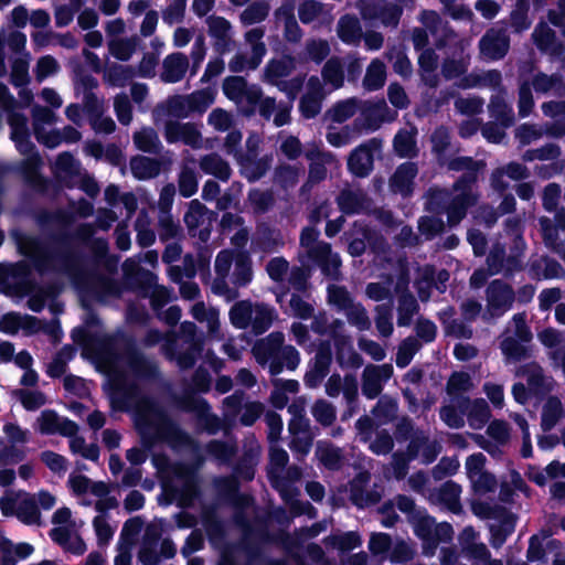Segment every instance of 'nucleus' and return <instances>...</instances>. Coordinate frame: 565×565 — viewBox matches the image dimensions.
Here are the masks:
<instances>
[{
	"mask_svg": "<svg viewBox=\"0 0 565 565\" xmlns=\"http://www.w3.org/2000/svg\"><path fill=\"white\" fill-rule=\"evenodd\" d=\"M337 204L344 214H362L371 210L372 200L361 188L349 186L341 190L337 196Z\"/></svg>",
	"mask_w": 565,
	"mask_h": 565,
	"instance_id": "nucleus-31",
	"label": "nucleus"
},
{
	"mask_svg": "<svg viewBox=\"0 0 565 565\" xmlns=\"http://www.w3.org/2000/svg\"><path fill=\"white\" fill-rule=\"evenodd\" d=\"M296 68V58L291 55H284L280 58L268 61L263 71V81L270 85H279L285 77L289 76Z\"/></svg>",
	"mask_w": 565,
	"mask_h": 565,
	"instance_id": "nucleus-41",
	"label": "nucleus"
},
{
	"mask_svg": "<svg viewBox=\"0 0 565 565\" xmlns=\"http://www.w3.org/2000/svg\"><path fill=\"white\" fill-rule=\"evenodd\" d=\"M129 168L138 180H150L159 175L161 162L158 159L137 154L130 159Z\"/></svg>",
	"mask_w": 565,
	"mask_h": 565,
	"instance_id": "nucleus-54",
	"label": "nucleus"
},
{
	"mask_svg": "<svg viewBox=\"0 0 565 565\" xmlns=\"http://www.w3.org/2000/svg\"><path fill=\"white\" fill-rule=\"evenodd\" d=\"M482 161L471 157L451 159L447 167L452 171L465 173L454 183L451 189L431 188L427 192L426 209L431 212L445 213L450 227L457 226L467 215L468 209L476 205L479 194L473 190L478 173L484 168Z\"/></svg>",
	"mask_w": 565,
	"mask_h": 565,
	"instance_id": "nucleus-2",
	"label": "nucleus"
},
{
	"mask_svg": "<svg viewBox=\"0 0 565 565\" xmlns=\"http://www.w3.org/2000/svg\"><path fill=\"white\" fill-rule=\"evenodd\" d=\"M83 172L81 162L70 152H62L57 156L54 164L56 178L67 186Z\"/></svg>",
	"mask_w": 565,
	"mask_h": 565,
	"instance_id": "nucleus-50",
	"label": "nucleus"
},
{
	"mask_svg": "<svg viewBox=\"0 0 565 565\" xmlns=\"http://www.w3.org/2000/svg\"><path fill=\"white\" fill-rule=\"evenodd\" d=\"M213 486L218 498L235 509H247L253 503L250 495L238 492V481L233 476L217 477L213 480Z\"/></svg>",
	"mask_w": 565,
	"mask_h": 565,
	"instance_id": "nucleus-32",
	"label": "nucleus"
},
{
	"mask_svg": "<svg viewBox=\"0 0 565 565\" xmlns=\"http://www.w3.org/2000/svg\"><path fill=\"white\" fill-rule=\"evenodd\" d=\"M417 173L418 168L415 162L402 163L390 179L391 190L404 196L409 195L413 192L414 179Z\"/></svg>",
	"mask_w": 565,
	"mask_h": 565,
	"instance_id": "nucleus-44",
	"label": "nucleus"
},
{
	"mask_svg": "<svg viewBox=\"0 0 565 565\" xmlns=\"http://www.w3.org/2000/svg\"><path fill=\"white\" fill-rule=\"evenodd\" d=\"M184 222L193 236L206 242L211 234L212 213L199 200H192L184 215Z\"/></svg>",
	"mask_w": 565,
	"mask_h": 565,
	"instance_id": "nucleus-27",
	"label": "nucleus"
},
{
	"mask_svg": "<svg viewBox=\"0 0 565 565\" xmlns=\"http://www.w3.org/2000/svg\"><path fill=\"white\" fill-rule=\"evenodd\" d=\"M135 147L150 154H159L163 149L158 132L152 127H142L132 135Z\"/></svg>",
	"mask_w": 565,
	"mask_h": 565,
	"instance_id": "nucleus-59",
	"label": "nucleus"
},
{
	"mask_svg": "<svg viewBox=\"0 0 565 565\" xmlns=\"http://www.w3.org/2000/svg\"><path fill=\"white\" fill-rule=\"evenodd\" d=\"M127 367L134 380L121 377L116 381L110 394L111 407L135 415L136 425L147 448L159 441L178 450L191 447V437L167 415L158 412L137 383L154 380L158 376L157 364L134 351L127 355Z\"/></svg>",
	"mask_w": 565,
	"mask_h": 565,
	"instance_id": "nucleus-1",
	"label": "nucleus"
},
{
	"mask_svg": "<svg viewBox=\"0 0 565 565\" xmlns=\"http://www.w3.org/2000/svg\"><path fill=\"white\" fill-rule=\"evenodd\" d=\"M164 139L168 143L183 142L192 149H201L203 147V137L195 124L179 122L169 120L164 125Z\"/></svg>",
	"mask_w": 565,
	"mask_h": 565,
	"instance_id": "nucleus-25",
	"label": "nucleus"
},
{
	"mask_svg": "<svg viewBox=\"0 0 565 565\" xmlns=\"http://www.w3.org/2000/svg\"><path fill=\"white\" fill-rule=\"evenodd\" d=\"M460 494L461 487L454 481H447L430 493V500L455 514H460L462 512Z\"/></svg>",
	"mask_w": 565,
	"mask_h": 565,
	"instance_id": "nucleus-37",
	"label": "nucleus"
},
{
	"mask_svg": "<svg viewBox=\"0 0 565 565\" xmlns=\"http://www.w3.org/2000/svg\"><path fill=\"white\" fill-rule=\"evenodd\" d=\"M509 249L510 252L507 254L505 246L501 243H495L492 246L487 257L490 275L504 274L509 276L522 269L525 250L524 239L518 237L515 244H511Z\"/></svg>",
	"mask_w": 565,
	"mask_h": 565,
	"instance_id": "nucleus-11",
	"label": "nucleus"
},
{
	"mask_svg": "<svg viewBox=\"0 0 565 565\" xmlns=\"http://www.w3.org/2000/svg\"><path fill=\"white\" fill-rule=\"evenodd\" d=\"M207 31L214 39V46L217 52L230 51L232 42V24L223 17L210 15L206 19Z\"/></svg>",
	"mask_w": 565,
	"mask_h": 565,
	"instance_id": "nucleus-42",
	"label": "nucleus"
},
{
	"mask_svg": "<svg viewBox=\"0 0 565 565\" xmlns=\"http://www.w3.org/2000/svg\"><path fill=\"white\" fill-rule=\"evenodd\" d=\"M284 343L285 334L280 331H275L256 341L252 348V353L257 363L262 366L268 365L271 375H278L282 372L279 353Z\"/></svg>",
	"mask_w": 565,
	"mask_h": 565,
	"instance_id": "nucleus-16",
	"label": "nucleus"
},
{
	"mask_svg": "<svg viewBox=\"0 0 565 565\" xmlns=\"http://www.w3.org/2000/svg\"><path fill=\"white\" fill-rule=\"evenodd\" d=\"M395 437L399 443L408 440V458L418 459L423 465L434 462L443 449L437 439L430 438L428 431L416 427L407 416L401 417L396 423Z\"/></svg>",
	"mask_w": 565,
	"mask_h": 565,
	"instance_id": "nucleus-7",
	"label": "nucleus"
},
{
	"mask_svg": "<svg viewBox=\"0 0 565 565\" xmlns=\"http://www.w3.org/2000/svg\"><path fill=\"white\" fill-rule=\"evenodd\" d=\"M508 89L497 92L490 97L488 111L492 119L502 127H511L515 122V114L512 105L507 99Z\"/></svg>",
	"mask_w": 565,
	"mask_h": 565,
	"instance_id": "nucleus-38",
	"label": "nucleus"
},
{
	"mask_svg": "<svg viewBox=\"0 0 565 565\" xmlns=\"http://www.w3.org/2000/svg\"><path fill=\"white\" fill-rule=\"evenodd\" d=\"M392 375L393 366L388 363L367 364L362 372V394L369 399L376 398Z\"/></svg>",
	"mask_w": 565,
	"mask_h": 565,
	"instance_id": "nucleus-26",
	"label": "nucleus"
},
{
	"mask_svg": "<svg viewBox=\"0 0 565 565\" xmlns=\"http://www.w3.org/2000/svg\"><path fill=\"white\" fill-rule=\"evenodd\" d=\"M228 565H287L285 561L266 559L257 548L239 547L235 551L233 557L228 559Z\"/></svg>",
	"mask_w": 565,
	"mask_h": 565,
	"instance_id": "nucleus-60",
	"label": "nucleus"
},
{
	"mask_svg": "<svg viewBox=\"0 0 565 565\" xmlns=\"http://www.w3.org/2000/svg\"><path fill=\"white\" fill-rule=\"evenodd\" d=\"M34 428L42 435L60 434L64 437L75 435L78 426L73 420L58 416L54 411H43L36 418Z\"/></svg>",
	"mask_w": 565,
	"mask_h": 565,
	"instance_id": "nucleus-30",
	"label": "nucleus"
},
{
	"mask_svg": "<svg viewBox=\"0 0 565 565\" xmlns=\"http://www.w3.org/2000/svg\"><path fill=\"white\" fill-rule=\"evenodd\" d=\"M0 510L4 516H15L26 525H40L41 512L34 495L19 491H8L0 498Z\"/></svg>",
	"mask_w": 565,
	"mask_h": 565,
	"instance_id": "nucleus-10",
	"label": "nucleus"
},
{
	"mask_svg": "<svg viewBox=\"0 0 565 565\" xmlns=\"http://www.w3.org/2000/svg\"><path fill=\"white\" fill-rule=\"evenodd\" d=\"M469 403L468 398L452 399L450 404L444 405L439 411L440 419L449 428H461L465 426V412Z\"/></svg>",
	"mask_w": 565,
	"mask_h": 565,
	"instance_id": "nucleus-58",
	"label": "nucleus"
},
{
	"mask_svg": "<svg viewBox=\"0 0 565 565\" xmlns=\"http://www.w3.org/2000/svg\"><path fill=\"white\" fill-rule=\"evenodd\" d=\"M408 263L406 257H398L395 267L397 270V282L395 291L401 292L397 299V326H411L413 318L419 311L416 298L407 290L409 284Z\"/></svg>",
	"mask_w": 565,
	"mask_h": 565,
	"instance_id": "nucleus-13",
	"label": "nucleus"
},
{
	"mask_svg": "<svg viewBox=\"0 0 565 565\" xmlns=\"http://www.w3.org/2000/svg\"><path fill=\"white\" fill-rule=\"evenodd\" d=\"M456 44V52L451 56L444 58L441 63V75L447 79H456L463 77L470 66L471 56L465 52L468 43L465 40H458Z\"/></svg>",
	"mask_w": 565,
	"mask_h": 565,
	"instance_id": "nucleus-33",
	"label": "nucleus"
},
{
	"mask_svg": "<svg viewBox=\"0 0 565 565\" xmlns=\"http://www.w3.org/2000/svg\"><path fill=\"white\" fill-rule=\"evenodd\" d=\"M487 309L483 320L499 318L509 311L515 300V292L509 284L501 279L492 280L486 289Z\"/></svg>",
	"mask_w": 565,
	"mask_h": 565,
	"instance_id": "nucleus-18",
	"label": "nucleus"
},
{
	"mask_svg": "<svg viewBox=\"0 0 565 565\" xmlns=\"http://www.w3.org/2000/svg\"><path fill=\"white\" fill-rule=\"evenodd\" d=\"M458 87L461 89L488 88L493 92H503V76L499 70H473L460 78Z\"/></svg>",
	"mask_w": 565,
	"mask_h": 565,
	"instance_id": "nucleus-29",
	"label": "nucleus"
},
{
	"mask_svg": "<svg viewBox=\"0 0 565 565\" xmlns=\"http://www.w3.org/2000/svg\"><path fill=\"white\" fill-rule=\"evenodd\" d=\"M192 114H193V111L191 109V106H190L186 95H184V96L177 95V96L170 97L164 104L159 105L153 110V119H154V122H158V120L162 116H169L172 118L180 119V118H186Z\"/></svg>",
	"mask_w": 565,
	"mask_h": 565,
	"instance_id": "nucleus-48",
	"label": "nucleus"
},
{
	"mask_svg": "<svg viewBox=\"0 0 565 565\" xmlns=\"http://www.w3.org/2000/svg\"><path fill=\"white\" fill-rule=\"evenodd\" d=\"M160 342L163 355L175 362L181 370L192 367L203 350V337L198 334V328L191 321L182 322L178 334L169 332L163 335L160 331L150 329L142 340V344L148 348Z\"/></svg>",
	"mask_w": 565,
	"mask_h": 565,
	"instance_id": "nucleus-5",
	"label": "nucleus"
},
{
	"mask_svg": "<svg viewBox=\"0 0 565 565\" xmlns=\"http://www.w3.org/2000/svg\"><path fill=\"white\" fill-rule=\"evenodd\" d=\"M172 471L182 486V499L184 501H192L196 498L199 493L196 471L181 463L174 465Z\"/></svg>",
	"mask_w": 565,
	"mask_h": 565,
	"instance_id": "nucleus-56",
	"label": "nucleus"
},
{
	"mask_svg": "<svg viewBox=\"0 0 565 565\" xmlns=\"http://www.w3.org/2000/svg\"><path fill=\"white\" fill-rule=\"evenodd\" d=\"M510 38L507 26L499 22L486 31L479 41L481 58L486 61H500L509 52Z\"/></svg>",
	"mask_w": 565,
	"mask_h": 565,
	"instance_id": "nucleus-21",
	"label": "nucleus"
},
{
	"mask_svg": "<svg viewBox=\"0 0 565 565\" xmlns=\"http://www.w3.org/2000/svg\"><path fill=\"white\" fill-rule=\"evenodd\" d=\"M33 134L40 143H44L50 135V128L56 122V115L47 107L35 105L32 108Z\"/></svg>",
	"mask_w": 565,
	"mask_h": 565,
	"instance_id": "nucleus-51",
	"label": "nucleus"
},
{
	"mask_svg": "<svg viewBox=\"0 0 565 565\" xmlns=\"http://www.w3.org/2000/svg\"><path fill=\"white\" fill-rule=\"evenodd\" d=\"M544 116L553 118V122H546V136L561 138L565 136V102H545L541 106Z\"/></svg>",
	"mask_w": 565,
	"mask_h": 565,
	"instance_id": "nucleus-45",
	"label": "nucleus"
},
{
	"mask_svg": "<svg viewBox=\"0 0 565 565\" xmlns=\"http://www.w3.org/2000/svg\"><path fill=\"white\" fill-rule=\"evenodd\" d=\"M335 348V359L340 366L360 367L362 358L354 351L351 338L340 335L333 340Z\"/></svg>",
	"mask_w": 565,
	"mask_h": 565,
	"instance_id": "nucleus-55",
	"label": "nucleus"
},
{
	"mask_svg": "<svg viewBox=\"0 0 565 565\" xmlns=\"http://www.w3.org/2000/svg\"><path fill=\"white\" fill-rule=\"evenodd\" d=\"M276 23H282L284 26V39L289 43H299L303 36V32L299 26L295 13L294 4L284 3L276 9L275 13Z\"/></svg>",
	"mask_w": 565,
	"mask_h": 565,
	"instance_id": "nucleus-40",
	"label": "nucleus"
},
{
	"mask_svg": "<svg viewBox=\"0 0 565 565\" xmlns=\"http://www.w3.org/2000/svg\"><path fill=\"white\" fill-rule=\"evenodd\" d=\"M34 553V546L26 542L14 544L11 540L0 550V565H17Z\"/></svg>",
	"mask_w": 565,
	"mask_h": 565,
	"instance_id": "nucleus-61",
	"label": "nucleus"
},
{
	"mask_svg": "<svg viewBox=\"0 0 565 565\" xmlns=\"http://www.w3.org/2000/svg\"><path fill=\"white\" fill-rule=\"evenodd\" d=\"M67 486L76 497H81L87 493H90L95 497H104L109 492L108 486L105 482H94L86 476L75 472L70 475Z\"/></svg>",
	"mask_w": 565,
	"mask_h": 565,
	"instance_id": "nucleus-49",
	"label": "nucleus"
},
{
	"mask_svg": "<svg viewBox=\"0 0 565 565\" xmlns=\"http://www.w3.org/2000/svg\"><path fill=\"white\" fill-rule=\"evenodd\" d=\"M332 351L329 341L320 343L312 363L305 374L303 382L309 388L318 387L330 372Z\"/></svg>",
	"mask_w": 565,
	"mask_h": 565,
	"instance_id": "nucleus-28",
	"label": "nucleus"
},
{
	"mask_svg": "<svg viewBox=\"0 0 565 565\" xmlns=\"http://www.w3.org/2000/svg\"><path fill=\"white\" fill-rule=\"evenodd\" d=\"M397 118V111L391 109L384 99L376 102H362L360 117L354 121L359 130L374 131L384 122H392Z\"/></svg>",
	"mask_w": 565,
	"mask_h": 565,
	"instance_id": "nucleus-20",
	"label": "nucleus"
},
{
	"mask_svg": "<svg viewBox=\"0 0 565 565\" xmlns=\"http://www.w3.org/2000/svg\"><path fill=\"white\" fill-rule=\"evenodd\" d=\"M516 375L525 377L530 390L535 394L546 393L553 390V379L545 375L543 369L536 362H530L520 366Z\"/></svg>",
	"mask_w": 565,
	"mask_h": 565,
	"instance_id": "nucleus-39",
	"label": "nucleus"
},
{
	"mask_svg": "<svg viewBox=\"0 0 565 565\" xmlns=\"http://www.w3.org/2000/svg\"><path fill=\"white\" fill-rule=\"evenodd\" d=\"M230 321L237 329H248L256 335L266 332L276 318L275 309L263 302L241 300L230 310Z\"/></svg>",
	"mask_w": 565,
	"mask_h": 565,
	"instance_id": "nucleus-8",
	"label": "nucleus"
},
{
	"mask_svg": "<svg viewBox=\"0 0 565 565\" xmlns=\"http://www.w3.org/2000/svg\"><path fill=\"white\" fill-rule=\"evenodd\" d=\"M271 156H264L257 159L255 151L249 148L247 154L241 158L239 164L243 175L249 182H255L266 174L271 166Z\"/></svg>",
	"mask_w": 565,
	"mask_h": 565,
	"instance_id": "nucleus-47",
	"label": "nucleus"
},
{
	"mask_svg": "<svg viewBox=\"0 0 565 565\" xmlns=\"http://www.w3.org/2000/svg\"><path fill=\"white\" fill-rule=\"evenodd\" d=\"M288 461L287 451L276 444H270L267 466V478L270 486L288 505L292 516L307 515L315 519L317 516L316 508L311 503L298 499L300 490L296 484L302 477V470L297 466L286 468Z\"/></svg>",
	"mask_w": 565,
	"mask_h": 565,
	"instance_id": "nucleus-4",
	"label": "nucleus"
},
{
	"mask_svg": "<svg viewBox=\"0 0 565 565\" xmlns=\"http://www.w3.org/2000/svg\"><path fill=\"white\" fill-rule=\"evenodd\" d=\"M291 103H277L274 97L263 96L257 105L258 114L265 120L273 118L276 127H281L290 122Z\"/></svg>",
	"mask_w": 565,
	"mask_h": 565,
	"instance_id": "nucleus-35",
	"label": "nucleus"
},
{
	"mask_svg": "<svg viewBox=\"0 0 565 565\" xmlns=\"http://www.w3.org/2000/svg\"><path fill=\"white\" fill-rule=\"evenodd\" d=\"M529 82L531 84V89H534L539 95L561 96L565 90L563 76L558 73L546 74L537 72Z\"/></svg>",
	"mask_w": 565,
	"mask_h": 565,
	"instance_id": "nucleus-46",
	"label": "nucleus"
},
{
	"mask_svg": "<svg viewBox=\"0 0 565 565\" xmlns=\"http://www.w3.org/2000/svg\"><path fill=\"white\" fill-rule=\"evenodd\" d=\"M124 271L130 275L137 268L141 280L145 282L143 297L150 299L152 309L158 312L173 299V291L166 286L158 285V277L149 271L139 268L138 262L128 258L122 265Z\"/></svg>",
	"mask_w": 565,
	"mask_h": 565,
	"instance_id": "nucleus-17",
	"label": "nucleus"
},
{
	"mask_svg": "<svg viewBox=\"0 0 565 565\" xmlns=\"http://www.w3.org/2000/svg\"><path fill=\"white\" fill-rule=\"evenodd\" d=\"M417 134L418 130L415 126L398 130L393 141L394 150L398 157L414 158L417 156Z\"/></svg>",
	"mask_w": 565,
	"mask_h": 565,
	"instance_id": "nucleus-53",
	"label": "nucleus"
},
{
	"mask_svg": "<svg viewBox=\"0 0 565 565\" xmlns=\"http://www.w3.org/2000/svg\"><path fill=\"white\" fill-rule=\"evenodd\" d=\"M190 68L189 58L181 52L167 55L162 62L160 79L173 84L182 81Z\"/></svg>",
	"mask_w": 565,
	"mask_h": 565,
	"instance_id": "nucleus-36",
	"label": "nucleus"
},
{
	"mask_svg": "<svg viewBox=\"0 0 565 565\" xmlns=\"http://www.w3.org/2000/svg\"><path fill=\"white\" fill-rule=\"evenodd\" d=\"M370 473L360 472L349 483V495L352 503L359 508L376 504L381 494L377 490L369 489Z\"/></svg>",
	"mask_w": 565,
	"mask_h": 565,
	"instance_id": "nucleus-34",
	"label": "nucleus"
},
{
	"mask_svg": "<svg viewBox=\"0 0 565 565\" xmlns=\"http://www.w3.org/2000/svg\"><path fill=\"white\" fill-rule=\"evenodd\" d=\"M338 36L349 45H359L362 40V28L358 18L352 15L342 17L337 26Z\"/></svg>",
	"mask_w": 565,
	"mask_h": 565,
	"instance_id": "nucleus-64",
	"label": "nucleus"
},
{
	"mask_svg": "<svg viewBox=\"0 0 565 565\" xmlns=\"http://www.w3.org/2000/svg\"><path fill=\"white\" fill-rule=\"evenodd\" d=\"M200 169L205 174H211L218 180L226 182L232 175V169L227 161H225L217 153H209L200 158Z\"/></svg>",
	"mask_w": 565,
	"mask_h": 565,
	"instance_id": "nucleus-57",
	"label": "nucleus"
},
{
	"mask_svg": "<svg viewBox=\"0 0 565 565\" xmlns=\"http://www.w3.org/2000/svg\"><path fill=\"white\" fill-rule=\"evenodd\" d=\"M565 416L562 401L557 396H550L545 401L541 413V427L544 431L553 429Z\"/></svg>",
	"mask_w": 565,
	"mask_h": 565,
	"instance_id": "nucleus-63",
	"label": "nucleus"
},
{
	"mask_svg": "<svg viewBox=\"0 0 565 565\" xmlns=\"http://www.w3.org/2000/svg\"><path fill=\"white\" fill-rule=\"evenodd\" d=\"M319 231L311 226L301 231L299 259L303 266H317L323 275L337 279L341 259L338 254L332 253L329 243L319 241Z\"/></svg>",
	"mask_w": 565,
	"mask_h": 565,
	"instance_id": "nucleus-6",
	"label": "nucleus"
},
{
	"mask_svg": "<svg viewBox=\"0 0 565 565\" xmlns=\"http://www.w3.org/2000/svg\"><path fill=\"white\" fill-rule=\"evenodd\" d=\"M381 146L379 139L372 138L352 150L348 158L349 171L359 178L367 177L373 170L374 152L380 150Z\"/></svg>",
	"mask_w": 565,
	"mask_h": 565,
	"instance_id": "nucleus-24",
	"label": "nucleus"
},
{
	"mask_svg": "<svg viewBox=\"0 0 565 565\" xmlns=\"http://www.w3.org/2000/svg\"><path fill=\"white\" fill-rule=\"evenodd\" d=\"M358 8L364 20H380L386 28H396L403 9L397 4H387L385 0H358Z\"/></svg>",
	"mask_w": 565,
	"mask_h": 565,
	"instance_id": "nucleus-22",
	"label": "nucleus"
},
{
	"mask_svg": "<svg viewBox=\"0 0 565 565\" xmlns=\"http://www.w3.org/2000/svg\"><path fill=\"white\" fill-rule=\"evenodd\" d=\"M243 391H235L223 399V418L232 424L241 413L239 423L243 426H252L264 413V405L258 401H245Z\"/></svg>",
	"mask_w": 565,
	"mask_h": 565,
	"instance_id": "nucleus-14",
	"label": "nucleus"
},
{
	"mask_svg": "<svg viewBox=\"0 0 565 565\" xmlns=\"http://www.w3.org/2000/svg\"><path fill=\"white\" fill-rule=\"evenodd\" d=\"M181 409L193 413L202 427L210 435H215L222 429V419L212 413V407L206 399L193 394H184L179 398Z\"/></svg>",
	"mask_w": 565,
	"mask_h": 565,
	"instance_id": "nucleus-19",
	"label": "nucleus"
},
{
	"mask_svg": "<svg viewBox=\"0 0 565 565\" xmlns=\"http://www.w3.org/2000/svg\"><path fill=\"white\" fill-rule=\"evenodd\" d=\"M532 340V332L526 324L525 316L516 313L507 324L500 337L499 348L507 364L519 362L527 358V343Z\"/></svg>",
	"mask_w": 565,
	"mask_h": 565,
	"instance_id": "nucleus-9",
	"label": "nucleus"
},
{
	"mask_svg": "<svg viewBox=\"0 0 565 565\" xmlns=\"http://www.w3.org/2000/svg\"><path fill=\"white\" fill-rule=\"evenodd\" d=\"M532 39L541 52L555 56H559L565 52V45L557 41L554 30L545 22H541L535 26Z\"/></svg>",
	"mask_w": 565,
	"mask_h": 565,
	"instance_id": "nucleus-43",
	"label": "nucleus"
},
{
	"mask_svg": "<svg viewBox=\"0 0 565 565\" xmlns=\"http://www.w3.org/2000/svg\"><path fill=\"white\" fill-rule=\"evenodd\" d=\"M315 455L319 462L329 470H338L343 461V452L330 441L319 440Z\"/></svg>",
	"mask_w": 565,
	"mask_h": 565,
	"instance_id": "nucleus-62",
	"label": "nucleus"
},
{
	"mask_svg": "<svg viewBox=\"0 0 565 565\" xmlns=\"http://www.w3.org/2000/svg\"><path fill=\"white\" fill-rule=\"evenodd\" d=\"M253 244L260 250L270 253L285 245L284 236L278 228L267 224L257 226Z\"/></svg>",
	"mask_w": 565,
	"mask_h": 565,
	"instance_id": "nucleus-52",
	"label": "nucleus"
},
{
	"mask_svg": "<svg viewBox=\"0 0 565 565\" xmlns=\"http://www.w3.org/2000/svg\"><path fill=\"white\" fill-rule=\"evenodd\" d=\"M18 249L29 258L39 274L63 275L72 280L78 277L81 260L76 252L66 245L51 246L38 236L24 235L18 239Z\"/></svg>",
	"mask_w": 565,
	"mask_h": 565,
	"instance_id": "nucleus-3",
	"label": "nucleus"
},
{
	"mask_svg": "<svg viewBox=\"0 0 565 565\" xmlns=\"http://www.w3.org/2000/svg\"><path fill=\"white\" fill-rule=\"evenodd\" d=\"M305 157L310 161V164L308 179L300 189L302 195L310 193L316 184L327 178L329 168L339 167V161L332 152L315 145L306 150Z\"/></svg>",
	"mask_w": 565,
	"mask_h": 565,
	"instance_id": "nucleus-15",
	"label": "nucleus"
},
{
	"mask_svg": "<svg viewBox=\"0 0 565 565\" xmlns=\"http://www.w3.org/2000/svg\"><path fill=\"white\" fill-rule=\"evenodd\" d=\"M177 548L170 539H161V531L156 525L147 526L138 552V559L143 565H159L163 559L175 555Z\"/></svg>",
	"mask_w": 565,
	"mask_h": 565,
	"instance_id": "nucleus-12",
	"label": "nucleus"
},
{
	"mask_svg": "<svg viewBox=\"0 0 565 565\" xmlns=\"http://www.w3.org/2000/svg\"><path fill=\"white\" fill-rule=\"evenodd\" d=\"M418 21L427 29L435 46L439 50L459 40L449 23L443 20L439 13L434 10H423L419 13Z\"/></svg>",
	"mask_w": 565,
	"mask_h": 565,
	"instance_id": "nucleus-23",
	"label": "nucleus"
}]
</instances>
